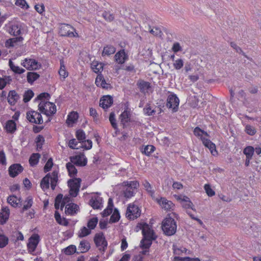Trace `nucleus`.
<instances>
[{"mask_svg":"<svg viewBox=\"0 0 261 261\" xmlns=\"http://www.w3.org/2000/svg\"><path fill=\"white\" fill-rule=\"evenodd\" d=\"M193 132L196 137L200 139L203 144L209 149L213 155H217L218 152L216 150L215 144L207 138L209 135L206 132L202 130L199 127H196L194 128Z\"/></svg>","mask_w":261,"mask_h":261,"instance_id":"f257e3e1","label":"nucleus"},{"mask_svg":"<svg viewBox=\"0 0 261 261\" xmlns=\"http://www.w3.org/2000/svg\"><path fill=\"white\" fill-rule=\"evenodd\" d=\"M58 173L56 171H54L51 173L47 174L44 177L41 181L40 187L42 190L45 191L49 187V181H50V186L52 190H55L58 181Z\"/></svg>","mask_w":261,"mask_h":261,"instance_id":"f03ea898","label":"nucleus"},{"mask_svg":"<svg viewBox=\"0 0 261 261\" xmlns=\"http://www.w3.org/2000/svg\"><path fill=\"white\" fill-rule=\"evenodd\" d=\"M176 223L174 219L170 216L167 217L162 222V228L164 233L167 236H172L176 231Z\"/></svg>","mask_w":261,"mask_h":261,"instance_id":"7ed1b4c3","label":"nucleus"},{"mask_svg":"<svg viewBox=\"0 0 261 261\" xmlns=\"http://www.w3.org/2000/svg\"><path fill=\"white\" fill-rule=\"evenodd\" d=\"M39 111L47 116H50L57 111L56 105L49 101L42 100L38 105Z\"/></svg>","mask_w":261,"mask_h":261,"instance_id":"20e7f679","label":"nucleus"},{"mask_svg":"<svg viewBox=\"0 0 261 261\" xmlns=\"http://www.w3.org/2000/svg\"><path fill=\"white\" fill-rule=\"evenodd\" d=\"M81 179L75 178L70 179L68 181V186L69 187V194L73 197H75L79 192L81 187Z\"/></svg>","mask_w":261,"mask_h":261,"instance_id":"39448f33","label":"nucleus"},{"mask_svg":"<svg viewBox=\"0 0 261 261\" xmlns=\"http://www.w3.org/2000/svg\"><path fill=\"white\" fill-rule=\"evenodd\" d=\"M141 210L134 203L128 205L126 213V217L129 220H134L140 216Z\"/></svg>","mask_w":261,"mask_h":261,"instance_id":"423d86ee","label":"nucleus"},{"mask_svg":"<svg viewBox=\"0 0 261 261\" xmlns=\"http://www.w3.org/2000/svg\"><path fill=\"white\" fill-rule=\"evenodd\" d=\"M59 33L62 36H67L69 37H78L79 35L76 32L75 29L71 25L68 24H63L61 25Z\"/></svg>","mask_w":261,"mask_h":261,"instance_id":"0eeeda50","label":"nucleus"},{"mask_svg":"<svg viewBox=\"0 0 261 261\" xmlns=\"http://www.w3.org/2000/svg\"><path fill=\"white\" fill-rule=\"evenodd\" d=\"M21 65L29 70H36L41 67V64L32 58L24 59L21 61Z\"/></svg>","mask_w":261,"mask_h":261,"instance_id":"6e6552de","label":"nucleus"},{"mask_svg":"<svg viewBox=\"0 0 261 261\" xmlns=\"http://www.w3.org/2000/svg\"><path fill=\"white\" fill-rule=\"evenodd\" d=\"M140 225V228L142 229L144 238L148 240H154L156 239V236L151 226L146 223H142Z\"/></svg>","mask_w":261,"mask_h":261,"instance_id":"1a4fd4ad","label":"nucleus"},{"mask_svg":"<svg viewBox=\"0 0 261 261\" xmlns=\"http://www.w3.org/2000/svg\"><path fill=\"white\" fill-rule=\"evenodd\" d=\"M27 118L31 123L35 124H42L43 119L41 115L35 111H29L27 113Z\"/></svg>","mask_w":261,"mask_h":261,"instance_id":"9d476101","label":"nucleus"},{"mask_svg":"<svg viewBox=\"0 0 261 261\" xmlns=\"http://www.w3.org/2000/svg\"><path fill=\"white\" fill-rule=\"evenodd\" d=\"M70 201V198L65 196L63 198V195L58 194L55 199V207L58 210L60 208L62 210L65 205Z\"/></svg>","mask_w":261,"mask_h":261,"instance_id":"9b49d317","label":"nucleus"},{"mask_svg":"<svg viewBox=\"0 0 261 261\" xmlns=\"http://www.w3.org/2000/svg\"><path fill=\"white\" fill-rule=\"evenodd\" d=\"M179 101V99L176 95H169L167 98V107L176 112L178 109Z\"/></svg>","mask_w":261,"mask_h":261,"instance_id":"f8f14e48","label":"nucleus"},{"mask_svg":"<svg viewBox=\"0 0 261 261\" xmlns=\"http://www.w3.org/2000/svg\"><path fill=\"white\" fill-rule=\"evenodd\" d=\"M94 242L99 247V250L105 251L107 247V242L102 234H96L94 238Z\"/></svg>","mask_w":261,"mask_h":261,"instance_id":"ddd939ff","label":"nucleus"},{"mask_svg":"<svg viewBox=\"0 0 261 261\" xmlns=\"http://www.w3.org/2000/svg\"><path fill=\"white\" fill-rule=\"evenodd\" d=\"M39 238L37 234H34L30 238L27 245L29 252L32 253L35 250L39 242Z\"/></svg>","mask_w":261,"mask_h":261,"instance_id":"4468645a","label":"nucleus"},{"mask_svg":"<svg viewBox=\"0 0 261 261\" xmlns=\"http://www.w3.org/2000/svg\"><path fill=\"white\" fill-rule=\"evenodd\" d=\"M90 204L94 209H99L102 206V200L97 193L92 195Z\"/></svg>","mask_w":261,"mask_h":261,"instance_id":"2eb2a0df","label":"nucleus"},{"mask_svg":"<svg viewBox=\"0 0 261 261\" xmlns=\"http://www.w3.org/2000/svg\"><path fill=\"white\" fill-rule=\"evenodd\" d=\"M6 30L10 35L13 36H18L21 33L20 26L15 23H9L6 25Z\"/></svg>","mask_w":261,"mask_h":261,"instance_id":"dca6fc26","label":"nucleus"},{"mask_svg":"<svg viewBox=\"0 0 261 261\" xmlns=\"http://www.w3.org/2000/svg\"><path fill=\"white\" fill-rule=\"evenodd\" d=\"M70 159L72 163L79 166H84L87 162L84 154L82 153L70 157Z\"/></svg>","mask_w":261,"mask_h":261,"instance_id":"f3484780","label":"nucleus"},{"mask_svg":"<svg viewBox=\"0 0 261 261\" xmlns=\"http://www.w3.org/2000/svg\"><path fill=\"white\" fill-rule=\"evenodd\" d=\"M156 201L161 207L166 211L171 210L174 207V204L165 198H161L160 199H156Z\"/></svg>","mask_w":261,"mask_h":261,"instance_id":"a211bd4d","label":"nucleus"},{"mask_svg":"<svg viewBox=\"0 0 261 261\" xmlns=\"http://www.w3.org/2000/svg\"><path fill=\"white\" fill-rule=\"evenodd\" d=\"M112 97L109 95L103 96L100 100L99 106L103 109H107L113 104Z\"/></svg>","mask_w":261,"mask_h":261,"instance_id":"6ab92c4d","label":"nucleus"},{"mask_svg":"<svg viewBox=\"0 0 261 261\" xmlns=\"http://www.w3.org/2000/svg\"><path fill=\"white\" fill-rule=\"evenodd\" d=\"M23 171L22 167L19 164L11 165L9 168L10 176L14 177Z\"/></svg>","mask_w":261,"mask_h":261,"instance_id":"aec40b11","label":"nucleus"},{"mask_svg":"<svg viewBox=\"0 0 261 261\" xmlns=\"http://www.w3.org/2000/svg\"><path fill=\"white\" fill-rule=\"evenodd\" d=\"M116 61L119 64H123L127 59V56L124 50H121L115 55Z\"/></svg>","mask_w":261,"mask_h":261,"instance_id":"412c9836","label":"nucleus"},{"mask_svg":"<svg viewBox=\"0 0 261 261\" xmlns=\"http://www.w3.org/2000/svg\"><path fill=\"white\" fill-rule=\"evenodd\" d=\"M79 206L75 203H69L65 206V213L67 215H72L76 213Z\"/></svg>","mask_w":261,"mask_h":261,"instance_id":"4be33fe9","label":"nucleus"},{"mask_svg":"<svg viewBox=\"0 0 261 261\" xmlns=\"http://www.w3.org/2000/svg\"><path fill=\"white\" fill-rule=\"evenodd\" d=\"M95 84L98 87H100L104 89H108L110 87V85L106 83L104 77L101 74L97 75L95 79Z\"/></svg>","mask_w":261,"mask_h":261,"instance_id":"5701e85b","label":"nucleus"},{"mask_svg":"<svg viewBox=\"0 0 261 261\" xmlns=\"http://www.w3.org/2000/svg\"><path fill=\"white\" fill-rule=\"evenodd\" d=\"M19 98V96L16 92L14 90H12L8 94V101L11 105H14Z\"/></svg>","mask_w":261,"mask_h":261,"instance_id":"b1692460","label":"nucleus"},{"mask_svg":"<svg viewBox=\"0 0 261 261\" xmlns=\"http://www.w3.org/2000/svg\"><path fill=\"white\" fill-rule=\"evenodd\" d=\"M78 117L77 113L75 112H71L68 116L66 123L69 126L72 125L73 123L76 122Z\"/></svg>","mask_w":261,"mask_h":261,"instance_id":"393cba45","label":"nucleus"},{"mask_svg":"<svg viewBox=\"0 0 261 261\" xmlns=\"http://www.w3.org/2000/svg\"><path fill=\"white\" fill-rule=\"evenodd\" d=\"M9 217V211L8 208H5L2 210L0 213V223L3 224L6 223Z\"/></svg>","mask_w":261,"mask_h":261,"instance_id":"a878e982","label":"nucleus"},{"mask_svg":"<svg viewBox=\"0 0 261 261\" xmlns=\"http://www.w3.org/2000/svg\"><path fill=\"white\" fill-rule=\"evenodd\" d=\"M139 87L140 90L144 93L148 92L151 89L150 83L145 81L140 82L139 84Z\"/></svg>","mask_w":261,"mask_h":261,"instance_id":"bb28decb","label":"nucleus"},{"mask_svg":"<svg viewBox=\"0 0 261 261\" xmlns=\"http://www.w3.org/2000/svg\"><path fill=\"white\" fill-rule=\"evenodd\" d=\"M91 68L95 73L100 72L103 70V64L94 61L91 63Z\"/></svg>","mask_w":261,"mask_h":261,"instance_id":"cd10ccee","label":"nucleus"},{"mask_svg":"<svg viewBox=\"0 0 261 261\" xmlns=\"http://www.w3.org/2000/svg\"><path fill=\"white\" fill-rule=\"evenodd\" d=\"M115 48L112 45H107L103 48L102 56H110L115 53Z\"/></svg>","mask_w":261,"mask_h":261,"instance_id":"c85d7f7f","label":"nucleus"},{"mask_svg":"<svg viewBox=\"0 0 261 261\" xmlns=\"http://www.w3.org/2000/svg\"><path fill=\"white\" fill-rule=\"evenodd\" d=\"M66 168L68 170L69 175L70 177H74L76 175L77 170L72 163H68L66 164Z\"/></svg>","mask_w":261,"mask_h":261,"instance_id":"c756f323","label":"nucleus"},{"mask_svg":"<svg viewBox=\"0 0 261 261\" xmlns=\"http://www.w3.org/2000/svg\"><path fill=\"white\" fill-rule=\"evenodd\" d=\"M55 218L57 222L61 225L67 226L68 224V221L64 218H62L60 214L57 211L55 212Z\"/></svg>","mask_w":261,"mask_h":261,"instance_id":"7c9ffc66","label":"nucleus"},{"mask_svg":"<svg viewBox=\"0 0 261 261\" xmlns=\"http://www.w3.org/2000/svg\"><path fill=\"white\" fill-rule=\"evenodd\" d=\"M113 206L112 200L110 198L109 199L108 206L107 208H106L102 213V216L105 217L110 215L112 213Z\"/></svg>","mask_w":261,"mask_h":261,"instance_id":"2f4dec72","label":"nucleus"},{"mask_svg":"<svg viewBox=\"0 0 261 261\" xmlns=\"http://www.w3.org/2000/svg\"><path fill=\"white\" fill-rule=\"evenodd\" d=\"M7 201L13 207H16L20 202V199L14 195H11L8 197Z\"/></svg>","mask_w":261,"mask_h":261,"instance_id":"473e14b6","label":"nucleus"},{"mask_svg":"<svg viewBox=\"0 0 261 261\" xmlns=\"http://www.w3.org/2000/svg\"><path fill=\"white\" fill-rule=\"evenodd\" d=\"M90 248V245L89 243L86 241H82L79 246V250L82 253L86 252L89 250Z\"/></svg>","mask_w":261,"mask_h":261,"instance_id":"72a5a7b5","label":"nucleus"},{"mask_svg":"<svg viewBox=\"0 0 261 261\" xmlns=\"http://www.w3.org/2000/svg\"><path fill=\"white\" fill-rule=\"evenodd\" d=\"M9 66L12 70L16 73L21 74L24 72L25 70L18 66H15L11 60L9 61Z\"/></svg>","mask_w":261,"mask_h":261,"instance_id":"f704fd0d","label":"nucleus"},{"mask_svg":"<svg viewBox=\"0 0 261 261\" xmlns=\"http://www.w3.org/2000/svg\"><path fill=\"white\" fill-rule=\"evenodd\" d=\"M40 75L36 72H29L27 74V81L29 83H33L39 77Z\"/></svg>","mask_w":261,"mask_h":261,"instance_id":"c9c22d12","label":"nucleus"},{"mask_svg":"<svg viewBox=\"0 0 261 261\" xmlns=\"http://www.w3.org/2000/svg\"><path fill=\"white\" fill-rule=\"evenodd\" d=\"M98 222L97 217H92L90 219L87 223V227L91 230L94 229L96 226Z\"/></svg>","mask_w":261,"mask_h":261,"instance_id":"e433bc0d","label":"nucleus"},{"mask_svg":"<svg viewBox=\"0 0 261 261\" xmlns=\"http://www.w3.org/2000/svg\"><path fill=\"white\" fill-rule=\"evenodd\" d=\"M40 158V155L39 153H33L30 156L29 159V163L32 166L36 165Z\"/></svg>","mask_w":261,"mask_h":261,"instance_id":"4c0bfd02","label":"nucleus"},{"mask_svg":"<svg viewBox=\"0 0 261 261\" xmlns=\"http://www.w3.org/2000/svg\"><path fill=\"white\" fill-rule=\"evenodd\" d=\"M59 74L63 79L68 76V72L66 71L65 66L63 61H60V68L59 70Z\"/></svg>","mask_w":261,"mask_h":261,"instance_id":"58836bf2","label":"nucleus"},{"mask_svg":"<svg viewBox=\"0 0 261 261\" xmlns=\"http://www.w3.org/2000/svg\"><path fill=\"white\" fill-rule=\"evenodd\" d=\"M143 186H144L145 190L148 193V194L151 196V197H152L153 198L154 197V191L152 189V187L151 186V185L149 183V182L145 180L143 182Z\"/></svg>","mask_w":261,"mask_h":261,"instance_id":"ea45409f","label":"nucleus"},{"mask_svg":"<svg viewBox=\"0 0 261 261\" xmlns=\"http://www.w3.org/2000/svg\"><path fill=\"white\" fill-rule=\"evenodd\" d=\"M7 130L10 133H13L16 130V124L13 120H9L6 125Z\"/></svg>","mask_w":261,"mask_h":261,"instance_id":"a19ab883","label":"nucleus"},{"mask_svg":"<svg viewBox=\"0 0 261 261\" xmlns=\"http://www.w3.org/2000/svg\"><path fill=\"white\" fill-rule=\"evenodd\" d=\"M91 233V230L85 226L81 228L78 232V236L80 238H83L87 236Z\"/></svg>","mask_w":261,"mask_h":261,"instance_id":"79ce46f5","label":"nucleus"},{"mask_svg":"<svg viewBox=\"0 0 261 261\" xmlns=\"http://www.w3.org/2000/svg\"><path fill=\"white\" fill-rule=\"evenodd\" d=\"M22 40L21 37L13 38L7 40L6 42L5 45L7 47H10L14 46L16 43L17 41H21Z\"/></svg>","mask_w":261,"mask_h":261,"instance_id":"37998d69","label":"nucleus"},{"mask_svg":"<svg viewBox=\"0 0 261 261\" xmlns=\"http://www.w3.org/2000/svg\"><path fill=\"white\" fill-rule=\"evenodd\" d=\"M254 152V149L252 146H249L244 148L243 153L246 157L252 158Z\"/></svg>","mask_w":261,"mask_h":261,"instance_id":"c03bdc74","label":"nucleus"},{"mask_svg":"<svg viewBox=\"0 0 261 261\" xmlns=\"http://www.w3.org/2000/svg\"><path fill=\"white\" fill-rule=\"evenodd\" d=\"M129 112L127 110H125L120 115L121 121L122 123L124 124L125 123L128 121L129 120Z\"/></svg>","mask_w":261,"mask_h":261,"instance_id":"a18cd8bd","label":"nucleus"},{"mask_svg":"<svg viewBox=\"0 0 261 261\" xmlns=\"http://www.w3.org/2000/svg\"><path fill=\"white\" fill-rule=\"evenodd\" d=\"M120 219V215L118 211L115 209L112 215L111 216L110 221L111 223H115L119 221Z\"/></svg>","mask_w":261,"mask_h":261,"instance_id":"49530a36","label":"nucleus"},{"mask_svg":"<svg viewBox=\"0 0 261 261\" xmlns=\"http://www.w3.org/2000/svg\"><path fill=\"white\" fill-rule=\"evenodd\" d=\"M135 192L136 191H135V189L127 187L126 190L124 191V197L127 198H131L134 195Z\"/></svg>","mask_w":261,"mask_h":261,"instance_id":"de8ad7c7","label":"nucleus"},{"mask_svg":"<svg viewBox=\"0 0 261 261\" xmlns=\"http://www.w3.org/2000/svg\"><path fill=\"white\" fill-rule=\"evenodd\" d=\"M34 96L33 92L31 90H28L26 91L23 95V101L24 102H27L31 100L32 97Z\"/></svg>","mask_w":261,"mask_h":261,"instance_id":"09e8293b","label":"nucleus"},{"mask_svg":"<svg viewBox=\"0 0 261 261\" xmlns=\"http://www.w3.org/2000/svg\"><path fill=\"white\" fill-rule=\"evenodd\" d=\"M152 240H148L144 238L141 241V247L142 249H149L152 244Z\"/></svg>","mask_w":261,"mask_h":261,"instance_id":"8fccbe9b","label":"nucleus"},{"mask_svg":"<svg viewBox=\"0 0 261 261\" xmlns=\"http://www.w3.org/2000/svg\"><path fill=\"white\" fill-rule=\"evenodd\" d=\"M15 5L17 6L20 7L24 9H28L29 8V5L27 4L25 0H16Z\"/></svg>","mask_w":261,"mask_h":261,"instance_id":"3c124183","label":"nucleus"},{"mask_svg":"<svg viewBox=\"0 0 261 261\" xmlns=\"http://www.w3.org/2000/svg\"><path fill=\"white\" fill-rule=\"evenodd\" d=\"M9 239L4 234H0V248H4L8 243Z\"/></svg>","mask_w":261,"mask_h":261,"instance_id":"603ef678","label":"nucleus"},{"mask_svg":"<svg viewBox=\"0 0 261 261\" xmlns=\"http://www.w3.org/2000/svg\"><path fill=\"white\" fill-rule=\"evenodd\" d=\"M33 203V199L31 197H28L25 201L24 204L23 206V211H25L30 208Z\"/></svg>","mask_w":261,"mask_h":261,"instance_id":"864d4df0","label":"nucleus"},{"mask_svg":"<svg viewBox=\"0 0 261 261\" xmlns=\"http://www.w3.org/2000/svg\"><path fill=\"white\" fill-rule=\"evenodd\" d=\"M76 251V247L74 245H70L64 249V253L67 255H71Z\"/></svg>","mask_w":261,"mask_h":261,"instance_id":"5fc2aeb1","label":"nucleus"},{"mask_svg":"<svg viewBox=\"0 0 261 261\" xmlns=\"http://www.w3.org/2000/svg\"><path fill=\"white\" fill-rule=\"evenodd\" d=\"M173 250L174 253L176 255H180L183 253H185L186 254H189L190 253V251H188V250L185 248H179L177 247H174Z\"/></svg>","mask_w":261,"mask_h":261,"instance_id":"6e6d98bb","label":"nucleus"},{"mask_svg":"<svg viewBox=\"0 0 261 261\" xmlns=\"http://www.w3.org/2000/svg\"><path fill=\"white\" fill-rule=\"evenodd\" d=\"M154 150V147L152 145H147L145 146L144 150L142 151V153L146 155H149L151 152Z\"/></svg>","mask_w":261,"mask_h":261,"instance_id":"4d7b16f0","label":"nucleus"},{"mask_svg":"<svg viewBox=\"0 0 261 261\" xmlns=\"http://www.w3.org/2000/svg\"><path fill=\"white\" fill-rule=\"evenodd\" d=\"M245 132L247 134L253 136L255 134L256 130L254 127L250 125H247L245 127Z\"/></svg>","mask_w":261,"mask_h":261,"instance_id":"13d9d810","label":"nucleus"},{"mask_svg":"<svg viewBox=\"0 0 261 261\" xmlns=\"http://www.w3.org/2000/svg\"><path fill=\"white\" fill-rule=\"evenodd\" d=\"M204 190L208 196H213L215 194V191L211 188L208 184H205L204 186Z\"/></svg>","mask_w":261,"mask_h":261,"instance_id":"bf43d9fd","label":"nucleus"},{"mask_svg":"<svg viewBox=\"0 0 261 261\" xmlns=\"http://www.w3.org/2000/svg\"><path fill=\"white\" fill-rule=\"evenodd\" d=\"M184 65V61L182 59H179L174 61L173 66L175 69L179 70L181 69Z\"/></svg>","mask_w":261,"mask_h":261,"instance_id":"052dcab7","label":"nucleus"},{"mask_svg":"<svg viewBox=\"0 0 261 261\" xmlns=\"http://www.w3.org/2000/svg\"><path fill=\"white\" fill-rule=\"evenodd\" d=\"M76 136L78 140L82 142H83L86 138L85 133L83 130L81 129L77 130Z\"/></svg>","mask_w":261,"mask_h":261,"instance_id":"680f3d73","label":"nucleus"},{"mask_svg":"<svg viewBox=\"0 0 261 261\" xmlns=\"http://www.w3.org/2000/svg\"><path fill=\"white\" fill-rule=\"evenodd\" d=\"M109 120L113 127L114 129L117 128V125L116 123V119L115 118V114L114 112H111L110 114Z\"/></svg>","mask_w":261,"mask_h":261,"instance_id":"e2e57ef3","label":"nucleus"},{"mask_svg":"<svg viewBox=\"0 0 261 261\" xmlns=\"http://www.w3.org/2000/svg\"><path fill=\"white\" fill-rule=\"evenodd\" d=\"M230 46L232 48H233L234 49L236 50V51L240 54H242L243 56H244L245 57H247V56L245 55V54L244 53V51L242 50V49L238 46L236 43L234 42H231L230 43Z\"/></svg>","mask_w":261,"mask_h":261,"instance_id":"0e129e2a","label":"nucleus"},{"mask_svg":"<svg viewBox=\"0 0 261 261\" xmlns=\"http://www.w3.org/2000/svg\"><path fill=\"white\" fill-rule=\"evenodd\" d=\"M78 142L75 139H72L69 141L68 146L72 149H79L80 146H77Z\"/></svg>","mask_w":261,"mask_h":261,"instance_id":"69168bd1","label":"nucleus"},{"mask_svg":"<svg viewBox=\"0 0 261 261\" xmlns=\"http://www.w3.org/2000/svg\"><path fill=\"white\" fill-rule=\"evenodd\" d=\"M53 160L52 159L50 158L48 159L46 163L45 164L44 167V170L45 172L49 171L51 167H53Z\"/></svg>","mask_w":261,"mask_h":261,"instance_id":"338daca9","label":"nucleus"},{"mask_svg":"<svg viewBox=\"0 0 261 261\" xmlns=\"http://www.w3.org/2000/svg\"><path fill=\"white\" fill-rule=\"evenodd\" d=\"M10 81V77L0 78V89H3Z\"/></svg>","mask_w":261,"mask_h":261,"instance_id":"774afa93","label":"nucleus"}]
</instances>
